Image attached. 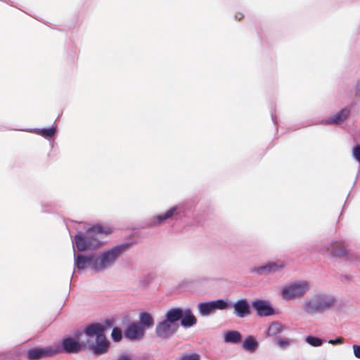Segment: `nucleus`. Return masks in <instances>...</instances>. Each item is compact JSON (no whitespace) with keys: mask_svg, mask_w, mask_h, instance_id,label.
Returning <instances> with one entry per match:
<instances>
[{"mask_svg":"<svg viewBox=\"0 0 360 360\" xmlns=\"http://www.w3.org/2000/svg\"><path fill=\"white\" fill-rule=\"evenodd\" d=\"M110 233V228L98 224L89 229L84 234H76L72 243L80 252L94 249L101 245L103 237Z\"/></svg>","mask_w":360,"mask_h":360,"instance_id":"nucleus-1","label":"nucleus"},{"mask_svg":"<svg viewBox=\"0 0 360 360\" xmlns=\"http://www.w3.org/2000/svg\"><path fill=\"white\" fill-rule=\"evenodd\" d=\"M129 245L122 243L107 248L95 255V272L103 273L112 268L117 263L119 257L127 250Z\"/></svg>","mask_w":360,"mask_h":360,"instance_id":"nucleus-2","label":"nucleus"},{"mask_svg":"<svg viewBox=\"0 0 360 360\" xmlns=\"http://www.w3.org/2000/svg\"><path fill=\"white\" fill-rule=\"evenodd\" d=\"M336 302V298L333 295L319 292L303 302L302 310L311 316L323 314L331 309L335 306Z\"/></svg>","mask_w":360,"mask_h":360,"instance_id":"nucleus-3","label":"nucleus"},{"mask_svg":"<svg viewBox=\"0 0 360 360\" xmlns=\"http://www.w3.org/2000/svg\"><path fill=\"white\" fill-rule=\"evenodd\" d=\"M311 289L310 283L304 280L290 283L283 286L281 295L284 300L302 298Z\"/></svg>","mask_w":360,"mask_h":360,"instance_id":"nucleus-4","label":"nucleus"},{"mask_svg":"<svg viewBox=\"0 0 360 360\" xmlns=\"http://www.w3.org/2000/svg\"><path fill=\"white\" fill-rule=\"evenodd\" d=\"M187 210L188 209L184 204H179L172 206L166 212L150 218L148 219V224L150 226H158L165 221L173 217L176 219H181L185 215Z\"/></svg>","mask_w":360,"mask_h":360,"instance_id":"nucleus-5","label":"nucleus"},{"mask_svg":"<svg viewBox=\"0 0 360 360\" xmlns=\"http://www.w3.org/2000/svg\"><path fill=\"white\" fill-rule=\"evenodd\" d=\"M82 332H79L76 334V339L74 338H65L58 344L53 345V347H57L58 354L60 353H77L84 348H86L87 343L85 341L79 342L78 340L79 336L82 335Z\"/></svg>","mask_w":360,"mask_h":360,"instance_id":"nucleus-6","label":"nucleus"},{"mask_svg":"<svg viewBox=\"0 0 360 360\" xmlns=\"http://www.w3.org/2000/svg\"><path fill=\"white\" fill-rule=\"evenodd\" d=\"M320 252L323 255H330L333 257H340L350 259L349 252L343 240H333L330 243L323 246Z\"/></svg>","mask_w":360,"mask_h":360,"instance_id":"nucleus-7","label":"nucleus"},{"mask_svg":"<svg viewBox=\"0 0 360 360\" xmlns=\"http://www.w3.org/2000/svg\"><path fill=\"white\" fill-rule=\"evenodd\" d=\"M179 328V324H173L165 319L158 323L155 332L158 338L163 340H168L176 333Z\"/></svg>","mask_w":360,"mask_h":360,"instance_id":"nucleus-8","label":"nucleus"},{"mask_svg":"<svg viewBox=\"0 0 360 360\" xmlns=\"http://www.w3.org/2000/svg\"><path fill=\"white\" fill-rule=\"evenodd\" d=\"M74 252V266L77 270L81 271L86 268H89L95 272V255L94 253L88 255L76 254L75 245H73Z\"/></svg>","mask_w":360,"mask_h":360,"instance_id":"nucleus-9","label":"nucleus"},{"mask_svg":"<svg viewBox=\"0 0 360 360\" xmlns=\"http://www.w3.org/2000/svg\"><path fill=\"white\" fill-rule=\"evenodd\" d=\"M58 354V349L53 346L46 347H37L27 351L26 357L29 360H39L47 357H52Z\"/></svg>","mask_w":360,"mask_h":360,"instance_id":"nucleus-10","label":"nucleus"},{"mask_svg":"<svg viewBox=\"0 0 360 360\" xmlns=\"http://www.w3.org/2000/svg\"><path fill=\"white\" fill-rule=\"evenodd\" d=\"M229 307V304L224 300H217L211 302H201L198 304L199 313L202 316H209L216 309L224 310Z\"/></svg>","mask_w":360,"mask_h":360,"instance_id":"nucleus-11","label":"nucleus"},{"mask_svg":"<svg viewBox=\"0 0 360 360\" xmlns=\"http://www.w3.org/2000/svg\"><path fill=\"white\" fill-rule=\"evenodd\" d=\"M285 266V263L281 259H277L276 261H270L266 264L255 267L252 269V272L256 273L258 275L267 276L271 274L276 273Z\"/></svg>","mask_w":360,"mask_h":360,"instance_id":"nucleus-12","label":"nucleus"},{"mask_svg":"<svg viewBox=\"0 0 360 360\" xmlns=\"http://www.w3.org/2000/svg\"><path fill=\"white\" fill-rule=\"evenodd\" d=\"M85 342L87 343L86 347L96 356L104 354L108 351L110 342L105 335H98L95 342H89V340Z\"/></svg>","mask_w":360,"mask_h":360,"instance_id":"nucleus-13","label":"nucleus"},{"mask_svg":"<svg viewBox=\"0 0 360 360\" xmlns=\"http://www.w3.org/2000/svg\"><path fill=\"white\" fill-rule=\"evenodd\" d=\"M252 307L259 316H269L274 314L273 307L267 300H255L252 302Z\"/></svg>","mask_w":360,"mask_h":360,"instance_id":"nucleus-14","label":"nucleus"},{"mask_svg":"<svg viewBox=\"0 0 360 360\" xmlns=\"http://www.w3.org/2000/svg\"><path fill=\"white\" fill-rule=\"evenodd\" d=\"M234 314L243 318L250 314V304L246 299H240L233 304Z\"/></svg>","mask_w":360,"mask_h":360,"instance_id":"nucleus-15","label":"nucleus"},{"mask_svg":"<svg viewBox=\"0 0 360 360\" xmlns=\"http://www.w3.org/2000/svg\"><path fill=\"white\" fill-rule=\"evenodd\" d=\"M181 326L185 328L194 326L197 323V319L190 308L186 307L183 309L181 319L180 320Z\"/></svg>","mask_w":360,"mask_h":360,"instance_id":"nucleus-16","label":"nucleus"},{"mask_svg":"<svg viewBox=\"0 0 360 360\" xmlns=\"http://www.w3.org/2000/svg\"><path fill=\"white\" fill-rule=\"evenodd\" d=\"M124 335L130 340H135L143 335V330L137 323H133L128 326Z\"/></svg>","mask_w":360,"mask_h":360,"instance_id":"nucleus-17","label":"nucleus"},{"mask_svg":"<svg viewBox=\"0 0 360 360\" xmlns=\"http://www.w3.org/2000/svg\"><path fill=\"white\" fill-rule=\"evenodd\" d=\"M183 309L181 307H172L169 309L165 315V319L173 324H178L177 321L181 319Z\"/></svg>","mask_w":360,"mask_h":360,"instance_id":"nucleus-18","label":"nucleus"},{"mask_svg":"<svg viewBox=\"0 0 360 360\" xmlns=\"http://www.w3.org/2000/svg\"><path fill=\"white\" fill-rule=\"evenodd\" d=\"M105 328L101 323H91L88 325L84 330V333L89 337L104 335Z\"/></svg>","mask_w":360,"mask_h":360,"instance_id":"nucleus-19","label":"nucleus"},{"mask_svg":"<svg viewBox=\"0 0 360 360\" xmlns=\"http://www.w3.org/2000/svg\"><path fill=\"white\" fill-rule=\"evenodd\" d=\"M350 110L348 108H344L339 112L336 113L334 116L328 117L323 122L326 124H340L349 115Z\"/></svg>","mask_w":360,"mask_h":360,"instance_id":"nucleus-20","label":"nucleus"},{"mask_svg":"<svg viewBox=\"0 0 360 360\" xmlns=\"http://www.w3.org/2000/svg\"><path fill=\"white\" fill-rule=\"evenodd\" d=\"M242 335L237 330H228L224 333V340L226 343L237 344L241 341Z\"/></svg>","mask_w":360,"mask_h":360,"instance_id":"nucleus-21","label":"nucleus"},{"mask_svg":"<svg viewBox=\"0 0 360 360\" xmlns=\"http://www.w3.org/2000/svg\"><path fill=\"white\" fill-rule=\"evenodd\" d=\"M30 132L34 133L35 134L41 136L45 139H49L54 136L56 132V127H51L49 128H36L30 130Z\"/></svg>","mask_w":360,"mask_h":360,"instance_id":"nucleus-22","label":"nucleus"},{"mask_svg":"<svg viewBox=\"0 0 360 360\" xmlns=\"http://www.w3.org/2000/svg\"><path fill=\"white\" fill-rule=\"evenodd\" d=\"M258 347L259 342L251 335L248 336L243 342V348L250 353H253Z\"/></svg>","mask_w":360,"mask_h":360,"instance_id":"nucleus-23","label":"nucleus"},{"mask_svg":"<svg viewBox=\"0 0 360 360\" xmlns=\"http://www.w3.org/2000/svg\"><path fill=\"white\" fill-rule=\"evenodd\" d=\"M283 329L284 328L282 324L278 322H273L270 324L266 333L268 336H276L281 334Z\"/></svg>","mask_w":360,"mask_h":360,"instance_id":"nucleus-24","label":"nucleus"},{"mask_svg":"<svg viewBox=\"0 0 360 360\" xmlns=\"http://www.w3.org/2000/svg\"><path fill=\"white\" fill-rule=\"evenodd\" d=\"M139 322L141 325L149 328L153 324L154 320L149 313L141 312L139 314Z\"/></svg>","mask_w":360,"mask_h":360,"instance_id":"nucleus-25","label":"nucleus"},{"mask_svg":"<svg viewBox=\"0 0 360 360\" xmlns=\"http://www.w3.org/2000/svg\"><path fill=\"white\" fill-rule=\"evenodd\" d=\"M306 342L313 347H319L323 344L322 339L311 335L307 336L306 338Z\"/></svg>","mask_w":360,"mask_h":360,"instance_id":"nucleus-26","label":"nucleus"},{"mask_svg":"<svg viewBox=\"0 0 360 360\" xmlns=\"http://www.w3.org/2000/svg\"><path fill=\"white\" fill-rule=\"evenodd\" d=\"M111 337L113 341L119 342L122 338V333L120 328L115 327L112 329Z\"/></svg>","mask_w":360,"mask_h":360,"instance_id":"nucleus-27","label":"nucleus"},{"mask_svg":"<svg viewBox=\"0 0 360 360\" xmlns=\"http://www.w3.org/2000/svg\"><path fill=\"white\" fill-rule=\"evenodd\" d=\"M292 342V340L288 338H280L277 340V345L283 349L288 348Z\"/></svg>","mask_w":360,"mask_h":360,"instance_id":"nucleus-28","label":"nucleus"},{"mask_svg":"<svg viewBox=\"0 0 360 360\" xmlns=\"http://www.w3.org/2000/svg\"><path fill=\"white\" fill-rule=\"evenodd\" d=\"M200 355L196 353L184 354L178 359V360H200Z\"/></svg>","mask_w":360,"mask_h":360,"instance_id":"nucleus-29","label":"nucleus"},{"mask_svg":"<svg viewBox=\"0 0 360 360\" xmlns=\"http://www.w3.org/2000/svg\"><path fill=\"white\" fill-rule=\"evenodd\" d=\"M352 157L360 164V144H358L352 148Z\"/></svg>","mask_w":360,"mask_h":360,"instance_id":"nucleus-30","label":"nucleus"},{"mask_svg":"<svg viewBox=\"0 0 360 360\" xmlns=\"http://www.w3.org/2000/svg\"><path fill=\"white\" fill-rule=\"evenodd\" d=\"M352 349L354 356L360 359V345H353Z\"/></svg>","mask_w":360,"mask_h":360,"instance_id":"nucleus-31","label":"nucleus"},{"mask_svg":"<svg viewBox=\"0 0 360 360\" xmlns=\"http://www.w3.org/2000/svg\"><path fill=\"white\" fill-rule=\"evenodd\" d=\"M343 342L342 338H338L335 340H329L328 343L333 345H341Z\"/></svg>","mask_w":360,"mask_h":360,"instance_id":"nucleus-32","label":"nucleus"},{"mask_svg":"<svg viewBox=\"0 0 360 360\" xmlns=\"http://www.w3.org/2000/svg\"><path fill=\"white\" fill-rule=\"evenodd\" d=\"M117 360H131V358L129 355L122 354L119 356Z\"/></svg>","mask_w":360,"mask_h":360,"instance_id":"nucleus-33","label":"nucleus"},{"mask_svg":"<svg viewBox=\"0 0 360 360\" xmlns=\"http://www.w3.org/2000/svg\"><path fill=\"white\" fill-rule=\"evenodd\" d=\"M243 16H244V15H243V14H242V13H236V15H235V18H236V19H238V20H240L243 18Z\"/></svg>","mask_w":360,"mask_h":360,"instance_id":"nucleus-34","label":"nucleus"},{"mask_svg":"<svg viewBox=\"0 0 360 360\" xmlns=\"http://www.w3.org/2000/svg\"><path fill=\"white\" fill-rule=\"evenodd\" d=\"M356 94H360V81H359L356 86Z\"/></svg>","mask_w":360,"mask_h":360,"instance_id":"nucleus-35","label":"nucleus"},{"mask_svg":"<svg viewBox=\"0 0 360 360\" xmlns=\"http://www.w3.org/2000/svg\"><path fill=\"white\" fill-rule=\"evenodd\" d=\"M272 120L274 122H276L275 118L273 115H271Z\"/></svg>","mask_w":360,"mask_h":360,"instance_id":"nucleus-36","label":"nucleus"},{"mask_svg":"<svg viewBox=\"0 0 360 360\" xmlns=\"http://www.w3.org/2000/svg\"><path fill=\"white\" fill-rule=\"evenodd\" d=\"M345 278H346V279H347V280H349V279H350V276H345Z\"/></svg>","mask_w":360,"mask_h":360,"instance_id":"nucleus-37","label":"nucleus"}]
</instances>
